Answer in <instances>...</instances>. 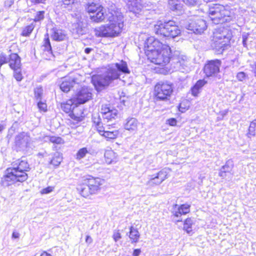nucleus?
<instances>
[{"mask_svg":"<svg viewBox=\"0 0 256 256\" xmlns=\"http://www.w3.org/2000/svg\"><path fill=\"white\" fill-rule=\"evenodd\" d=\"M106 17L110 23L95 28V35L98 37L118 36L124 26L122 12L112 6L108 9Z\"/></svg>","mask_w":256,"mask_h":256,"instance_id":"nucleus-1","label":"nucleus"},{"mask_svg":"<svg viewBox=\"0 0 256 256\" xmlns=\"http://www.w3.org/2000/svg\"><path fill=\"white\" fill-rule=\"evenodd\" d=\"M120 72L129 74L130 70L128 67L127 63L121 60L114 64L103 74L98 75L92 78V82L97 91H101L108 86L114 80L120 77Z\"/></svg>","mask_w":256,"mask_h":256,"instance_id":"nucleus-2","label":"nucleus"},{"mask_svg":"<svg viewBox=\"0 0 256 256\" xmlns=\"http://www.w3.org/2000/svg\"><path fill=\"white\" fill-rule=\"evenodd\" d=\"M30 170L28 162L18 160L12 164V166L6 169V174L2 179V184L8 186L17 182H22L28 178L27 172Z\"/></svg>","mask_w":256,"mask_h":256,"instance_id":"nucleus-3","label":"nucleus"},{"mask_svg":"<svg viewBox=\"0 0 256 256\" xmlns=\"http://www.w3.org/2000/svg\"><path fill=\"white\" fill-rule=\"evenodd\" d=\"M208 14L212 22L216 24L230 22L232 14L229 6L218 4H209Z\"/></svg>","mask_w":256,"mask_h":256,"instance_id":"nucleus-4","label":"nucleus"},{"mask_svg":"<svg viewBox=\"0 0 256 256\" xmlns=\"http://www.w3.org/2000/svg\"><path fill=\"white\" fill-rule=\"evenodd\" d=\"M174 24V21L171 20L164 23L158 22L154 26V31L158 35L174 38L181 32L178 27Z\"/></svg>","mask_w":256,"mask_h":256,"instance_id":"nucleus-5","label":"nucleus"},{"mask_svg":"<svg viewBox=\"0 0 256 256\" xmlns=\"http://www.w3.org/2000/svg\"><path fill=\"white\" fill-rule=\"evenodd\" d=\"M170 54L171 50L170 46L164 45L160 50L154 52L147 57L151 62L164 66L170 62Z\"/></svg>","mask_w":256,"mask_h":256,"instance_id":"nucleus-6","label":"nucleus"},{"mask_svg":"<svg viewBox=\"0 0 256 256\" xmlns=\"http://www.w3.org/2000/svg\"><path fill=\"white\" fill-rule=\"evenodd\" d=\"M228 34V30L224 27L216 28L213 32L212 46L218 50H224L229 40Z\"/></svg>","mask_w":256,"mask_h":256,"instance_id":"nucleus-7","label":"nucleus"},{"mask_svg":"<svg viewBox=\"0 0 256 256\" xmlns=\"http://www.w3.org/2000/svg\"><path fill=\"white\" fill-rule=\"evenodd\" d=\"M103 180L99 178H88L86 184H84L80 188V194L84 198L90 195L96 194L100 190V186L103 184Z\"/></svg>","mask_w":256,"mask_h":256,"instance_id":"nucleus-8","label":"nucleus"},{"mask_svg":"<svg viewBox=\"0 0 256 256\" xmlns=\"http://www.w3.org/2000/svg\"><path fill=\"white\" fill-rule=\"evenodd\" d=\"M173 92V87L170 82H158L154 86V96L156 100H169Z\"/></svg>","mask_w":256,"mask_h":256,"instance_id":"nucleus-9","label":"nucleus"},{"mask_svg":"<svg viewBox=\"0 0 256 256\" xmlns=\"http://www.w3.org/2000/svg\"><path fill=\"white\" fill-rule=\"evenodd\" d=\"M174 68L182 72H188L191 70L190 60L185 55L180 54L174 58Z\"/></svg>","mask_w":256,"mask_h":256,"instance_id":"nucleus-10","label":"nucleus"},{"mask_svg":"<svg viewBox=\"0 0 256 256\" xmlns=\"http://www.w3.org/2000/svg\"><path fill=\"white\" fill-rule=\"evenodd\" d=\"M164 45L154 36L148 38L144 44V49L146 56H148L150 54L153 53L154 52L160 50L162 48V46Z\"/></svg>","mask_w":256,"mask_h":256,"instance_id":"nucleus-11","label":"nucleus"},{"mask_svg":"<svg viewBox=\"0 0 256 256\" xmlns=\"http://www.w3.org/2000/svg\"><path fill=\"white\" fill-rule=\"evenodd\" d=\"M168 169L166 168L162 169L156 174L150 176V180L147 182L146 184L151 186L160 184L168 178Z\"/></svg>","mask_w":256,"mask_h":256,"instance_id":"nucleus-12","label":"nucleus"},{"mask_svg":"<svg viewBox=\"0 0 256 256\" xmlns=\"http://www.w3.org/2000/svg\"><path fill=\"white\" fill-rule=\"evenodd\" d=\"M221 62L218 60L208 61L204 67V72L208 76H215L220 71Z\"/></svg>","mask_w":256,"mask_h":256,"instance_id":"nucleus-13","label":"nucleus"},{"mask_svg":"<svg viewBox=\"0 0 256 256\" xmlns=\"http://www.w3.org/2000/svg\"><path fill=\"white\" fill-rule=\"evenodd\" d=\"M92 94L90 89L86 87L82 88L74 97L76 104H82L92 98Z\"/></svg>","mask_w":256,"mask_h":256,"instance_id":"nucleus-14","label":"nucleus"},{"mask_svg":"<svg viewBox=\"0 0 256 256\" xmlns=\"http://www.w3.org/2000/svg\"><path fill=\"white\" fill-rule=\"evenodd\" d=\"M207 26L204 20L201 18L192 20L188 26V29L196 34H202L206 28Z\"/></svg>","mask_w":256,"mask_h":256,"instance_id":"nucleus-15","label":"nucleus"},{"mask_svg":"<svg viewBox=\"0 0 256 256\" xmlns=\"http://www.w3.org/2000/svg\"><path fill=\"white\" fill-rule=\"evenodd\" d=\"M118 110L111 108L109 105H102L101 108V114L103 118V121L108 122L110 120L115 119L118 115Z\"/></svg>","mask_w":256,"mask_h":256,"instance_id":"nucleus-16","label":"nucleus"},{"mask_svg":"<svg viewBox=\"0 0 256 256\" xmlns=\"http://www.w3.org/2000/svg\"><path fill=\"white\" fill-rule=\"evenodd\" d=\"M30 142V138L27 133L21 132L18 134L15 138V144L16 146L20 150H24L28 146Z\"/></svg>","mask_w":256,"mask_h":256,"instance_id":"nucleus-17","label":"nucleus"},{"mask_svg":"<svg viewBox=\"0 0 256 256\" xmlns=\"http://www.w3.org/2000/svg\"><path fill=\"white\" fill-rule=\"evenodd\" d=\"M86 24L84 22L82 18H78L76 22H74L72 24L71 30L74 34L78 36L83 35L86 32Z\"/></svg>","mask_w":256,"mask_h":256,"instance_id":"nucleus-18","label":"nucleus"},{"mask_svg":"<svg viewBox=\"0 0 256 256\" xmlns=\"http://www.w3.org/2000/svg\"><path fill=\"white\" fill-rule=\"evenodd\" d=\"M143 0H130L128 3L130 11L136 15L139 14L143 8Z\"/></svg>","mask_w":256,"mask_h":256,"instance_id":"nucleus-19","label":"nucleus"},{"mask_svg":"<svg viewBox=\"0 0 256 256\" xmlns=\"http://www.w3.org/2000/svg\"><path fill=\"white\" fill-rule=\"evenodd\" d=\"M178 206H174V210L172 211V214L176 217L181 216L182 214H186L190 212V205L187 204H182L177 208Z\"/></svg>","mask_w":256,"mask_h":256,"instance_id":"nucleus-20","label":"nucleus"},{"mask_svg":"<svg viewBox=\"0 0 256 256\" xmlns=\"http://www.w3.org/2000/svg\"><path fill=\"white\" fill-rule=\"evenodd\" d=\"M78 84L74 78H68L62 80L60 84V90L64 92H68L74 85Z\"/></svg>","mask_w":256,"mask_h":256,"instance_id":"nucleus-21","label":"nucleus"},{"mask_svg":"<svg viewBox=\"0 0 256 256\" xmlns=\"http://www.w3.org/2000/svg\"><path fill=\"white\" fill-rule=\"evenodd\" d=\"M92 121L99 134L104 132V124H105V122L102 121L100 116L98 113L92 114Z\"/></svg>","mask_w":256,"mask_h":256,"instance_id":"nucleus-22","label":"nucleus"},{"mask_svg":"<svg viewBox=\"0 0 256 256\" xmlns=\"http://www.w3.org/2000/svg\"><path fill=\"white\" fill-rule=\"evenodd\" d=\"M52 30V34H51V38L54 40L56 41H62L66 39V34L64 30L56 28H54Z\"/></svg>","mask_w":256,"mask_h":256,"instance_id":"nucleus-23","label":"nucleus"},{"mask_svg":"<svg viewBox=\"0 0 256 256\" xmlns=\"http://www.w3.org/2000/svg\"><path fill=\"white\" fill-rule=\"evenodd\" d=\"M74 98L67 100L66 102L61 104V108L66 113L72 112L74 108L77 106Z\"/></svg>","mask_w":256,"mask_h":256,"instance_id":"nucleus-24","label":"nucleus"},{"mask_svg":"<svg viewBox=\"0 0 256 256\" xmlns=\"http://www.w3.org/2000/svg\"><path fill=\"white\" fill-rule=\"evenodd\" d=\"M104 158L106 162L108 164L116 163L118 160V155L112 150L106 151Z\"/></svg>","mask_w":256,"mask_h":256,"instance_id":"nucleus-25","label":"nucleus"},{"mask_svg":"<svg viewBox=\"0 0 256 256\" xmlns=\"http://www.w3.org/2000/svg\"><path fill=\"white\" fill-rule=\"evenodd\" d=\"M138 121L134 118H128L126 120L124 128L128 130L134 131L137 129Z\"/></svg>","mask_w":256,"mask_h":256,"instance_id":"nucleus-26","label":"nucleus"},{"mask_svg":"<svg viewBox=\"0 0 256 256\" xmlns=\"http://www.w3.org/2000/svg\"><path fill=\"white\" fill-rule=\"evenodd\" d=\"M106 17L107 18L106 14V16L104 14L103 8L98 10L96 13L90 14V19L96 22L102 21Z\"/></svg>","mask_w":256,"mask_h":256,"instance_id":"nucleus-27","label":"nucleus"},{"mask_svg":"<svg viewBox=\"0 0 256 256\" xmlns=\"http://www.w3.org/2000/svg\"><path fill=\"white\" fill-rule=\"evenodd\" d=\"M168 5L170 8L174 11L181 12L182 10V4L178 0H169Z\"/></svg>","mask_w":256,"mask_h":256,"instance_id":"nucleus-28","label":"nucleus"},{"mask_svg":"<svg viewBox=\"0 0 256 256\" xmlns=\"http://www.w3.org/2000/svg\"><path fill=\"white\" fill-rule=\"evenodd\" d=\"M118 134L119 132L117 130L110 131L106 130V127H104V132L100 134L108 139H114L118 136Z\"/></svg>","mask_w":256,"mask_h":256,"instance_id":"nucleus-29","label":"nucleus"},{"mask_svg":"<svg viewBox=\"0 0 256 256\" xmlns=\"http://www.w3.org/2000/svg\"><path fill=\"white\" fill-rule=\"evenodd\" d=\"M102 8L98 3L94 2H88L87 4L86 10L90 14L93 13H96L98 10Z\"/></svg>","mask_w":256,"mask_h":256,"instance_id":"nucleus-30","label":"nucleus"},{"mask_svg":"<svg viewBox=\"0 0 256 256\" xmlns=\"http://www.w3.org/2000/svg\"><path fill=\"white\" fill-rule=\"evenodd\" d=\"M130 230L129 238L132 240V243L137 242L140 236L139 232L136 229L134 228L132 226L130 227Z\"/></svg>","mask_w":256,"mask_h":256,"instance_id":"nucleus-31","label":"nucleus"},{"mask_svg":"<svg viewBox=\"0 0 256 256\" xmlns=\"http://www.w3.org/2000/svg\"><path fill=\"white\" fill-rule=\"evenodd\" d=\"M62 159V154L58 152H55L52 158L50 160V164L54 166H58L61 163Z\"/></svg>","mask_w":256,"mask_h":256,"instance_id":"nucleus-32","label":"nucleus"},{"mask_svg":"<svg viewBox=\"0 0 256 256\" xmlns=\"http://www.w3.org/2000/svg\"><path fill=\"white\" fill-rule=\"evenodd\" d=\"M89 154V150H88L86 148H80L77 152L76 156V158L77 160H80L82 158H84L86 156L87 154Z\"/></svg>","mask_w":256,"mask_h":256,"instance_id":"nucleus-33","label":"nucleus"},{"mask_svg":"<svg viewBox=\"0 0 256 256\" xmlns=\"http://www.w3.org/2000/svg\"><path fill=\"white\" fill-rule=\"evenodd\" d=\"M42 46L44 48V51L47 52L48 54H52V46L48 35L45 36Z\"/></svg>","mask_w":256,"mask_h":256,"instance_id":"nucleus-34","label":"nucleus"},{"mask_svg":"<svg viewBox=\"0 0 256 256\" xmlns=\"http://www.w3.org/2000/svg\"><path fill=\"white\" fill-rule=\"evenodd\" d=\"M194 224L193 220L191 218H188L186 220L184 224V230L188 233L192 231V226Z\"/></svg>","mask_w":256,"mask_h":256,"instance_id":"nucleus-35","label":"nucleus"},{"mask_svg":"<svg viewBox=\"0 0 256 256\" xmlns=\"http://www.w3.org/2000/svg\"><path fill=\"white\" fill-rule=\"evenodd\" d=\"M256 130V120L251 122L248 128V132L247 133V136L248 138H251L252 136H254L256 134L255 131Z\"/></svg>","mask_w":256,"mask_h":256,"instance_id":"nucleus-36","label":"nucleus"},{"mask_svg":"<svg viewBox=\"0 0 256 256\" xmlns=\"http://www.w3.org/2000/svg\"><path fill=\"white\" fill-rule=\"evenodd\" d=\"M234 164L232 161L230 160H228L226 164L222 167V170L226 171L229 174H231V172L232 170Z\"/></svg>","mask_w":256,"mask_h":256,"instance_id":"nucleus-37","label":"nucleus"},{"mask_svg":"<svg viewBox=\"0 0 256 256\" xmlns=\"http://www.w3.org/2000/svg\"><path fill=\"white\" fill-rule=\"evenodd\" d=\"M34 96L38 100H42L43 94V89L41 86H38L34 88Z\"/></svg>","mask_w":256,"mask_h":256,"instance_id":"nucleus-38","label":"nucleus"},{"mask_svg":"<svg viewBox=\"0 0 256 256\" xmlns=\"http://www.w3.org/2000/svg\"><path fill=\"white\" fill-rule=\"evenodd\" d=\"M14 76L16 78V80L20 82L22 80L23 77L22 74V69L20 68H18V70L15 69L14 70Z\"/></svg>","mask_w":256,"mask_h":256,"instance_id":"nucleus-39","label":"nucleus"},{"mask_svg":"<svg viewBox=\"0 0 256 256\" xmlns=\"http://www.w3.org/2000/svg\"><path fill=\"white\" fill-rule=\"evenodd\" d=\"M47 140H49L51 142L57 144H60L63 142V140L60 137L58 136H46Z\"/></svg>","mask_w":256,"mask_h":256,"instance_id":"nucleus-40","label":"nucleus"},{"mask_svg":"<svg viewBox=\"0 0 256 256\" xmlns=\"http://www.w3.org/2000/svg\"><path fill=\"white\" fill-rule=\"evenodd\" d=\"M34 26L33 24H31L26 26L22 30V34L24 36H29L34 28Z\"/></svg>","mask_w":256,"mask_h":256,"instance_id":"nucleus-41","label":"nucleus"},{"mask_svg":"<svg viewBox=\"0 0 256 256\" xmlns=\"http://www.w3.org/2000/svg\"><path fill=\"white\" fill-rule=\"evenodd\" d=\"M44 11H38L36 12L34 20L36 22H40L44 20Z\"/></svg>","mask_w":256,"mask_h":256,"instance_id":"nucleus-42","label":"nucleus"},{"mask_svg":"<svg viewBox=\"0 0 256 256\" xmlns=\"http://www.w3.org/2000/svg\"><path fill=\"white\" fill-rule=\"evenodd\" d=\"M188 6H196L200 4V0H182Z\"/></svg>","mask_w":256,"mask_h":256,"instance_id":"nucleus-43","label":"nucleus"},{"mask_svg":"<svg viewBox=\"0 0 256 256\" xmlns=\"http://www.w3.org/2000/svg\"><path fill=\"white\" fill-rule=\"evenodd\" d=\"M112 238L115 242H117L122 238V236L119 230H114L112 234Z\"/></svg>","mask_w":256,"mask_h":256,"instance_id":"nucleus-44","label":"nucleus"},{"mask_svg":"<svg viewBox=\"0 0 256 256\" xmlns=\"http://www.w3.org/2000/svg\"><path fill=\"white\" fill-rule=\"evenodd\" d=\"M74 0H58V2L61 6H68L74 3Z\"/></svg>","mask_w":256,"mask_h":256,"instance_id":"nucleus-45","label":"nucleus"},{"mask_svg":"<svg viewBox=\"0 0 256 256\" xmlns=\"http://www.w3.org/2000/svg\"><path fill=\"white\" fill-rule=\"evenodd\" d=\"M38 106L40 110L46 112V103L42 102L41 100H38Z\"/></svg>","mask_w":256,"mask_h":256,"instance_id":"nucleus-46","label":"nucleus"},{"mask_svg":"<svg viewBox=\"0 0 256 256\" xmlns=\"http://www.w3.org/2000/svg\"><path fill=\"white\" fill-rule=\"evenodd\" d=\"M247 77L246 74L244 72H241L238 73L236 78L239 81H243Z\"/></svg>","mask_w":256,"mask_h":256,"instance_id":"nucleus-47","label":"nucleus"},{"mask_svg":"<svg viewBox=\"0 0 256 256\" xmlns=\"http://www.w3.org/2000/svg\"><path fill=\"white\" fill-rule=\"evenodd\" d=\"M54 190V187L53 186H48L47 188H43L40 192L42 194H49L50 192H52Z\"/></svg>","mask_w":256,"mask_h":256,"instance_id":"nucleus-48","label":"nucleus"},{"mask_svg":"<svg viewBox=\"0 0 256 256\" xmlns=\"http://www.w3.org/2000/svg\"><path fill=\"white\" fill-rule=\"evenodd\" d=\"M206 84V82L204 80H200L194 86L200 89Z\"/></svg>","mask_w":256,"mask_h":256,"instance_id":"nucleus-49","label":"nucleus"},{"mask_svg":"<svg viewBox=\"0 0 256 256\" xmlns=\"http://www.w3.org/2000/svg\"><path fill=\"white\" fill-rule=\"evenodd\" d=\"M248 35V34L246 32H244L242 34V44L244 47L246 46V42Z\"/></svg>","mask_w":256,"mask_h":256,"instance_id":"nucleus-50","label":"nucleus"},{"mask_svg":"<svg viewBox=\"0 0 256 256\" xmlns=\"http://www.w3.org/2000/svg\"><path fill=\"white\" fill-rule=\"evenodd\" d=\"M200 88H198L194 86L191 88L192 94L194 96H198V94L200 92Z\"/></svg>","mask_w":256,"mask_h":256,"instance_id":"nucleus-51","label":"nucleus"},{"mask_svg":"<svg viewBox=\"0 0 256 256\" xmlns=\"http://www.w3.org/2000/svg\"><path fill=\"white\" fill-rule=\"evenodd\" d=\"M229 174L228 173L226 172V171L222 170V169L220 168L219 172L218 175L220 176L222 178H226L228 175Z\"/></svg>","mask_w":256,"mask_h":256,"instance_id":"nucleus-52","label":"nucleus"},{"mask_svg":"<svg viewBox=\"0 0 256 256\" xmlns=\"http://www.w3.org/2000/svg\"><path fill=\"white\" fill-rule=\"evenodd\" d=\"M177 121L174 118H171L168 120V123L171 126H174L176 124Z\"/></svg>","mask_w":256,"mask_h":256,"instance_id":"nucleus-53","label":"nucleus"},{"mask_svg":"<svg viewBox=\"0 0 256 256\" xmlns=\"http://www.w3.org/2000/svg\"><path fill=\"white\" fill-rule=\"evenodd\" d=\"M140 252L141 250L140 249H135L134 250L132 256H139Z\"/></svg>","mask_w":256,"mask_h":256,"instance_id":"nucleus-54","label":"nucleus"},{"mask_svg":"<svg viewBox=\"0 0 256 256\" xmlns=\"http://www.w3.org/2000/svg\"><path fill=\"white\" fill-rule=\"evenodd\" d=\"M86 242L87 243L91 244L92 242V238L90 236H86Z\"/></svg>","mask_w":256,"mask_h":256,"instance_id":"nucleus-55","label":"nucleus"},{"mask_svg":"<svg viewBox=\"0 0 256 256\" xmlns=\"http://www.w3.org/2000/svg\"><path fill=\"white\" fill-rule=\"evenodd\" d=\"M34 4L44 3L46 0H30Z\"/></svg>","mask_w":256,"mask_h":256,"instance_id":"nucleus-56","label":"nucleus"},{"mask_svg":"<svg viewBox=\"0 0 256 256\" xmlns=\"http://www.w3.org/2000/svg\"><path fill=\"white\" fill-rule=\"evenodd\" d=\"M20 234L18 232H13L12 233V238H19Z\"/></svg>","mask_w":256,"mask_h":256,"instance_id":"nucleus-57","label":"nucleus"},{"mask_svg":"<svg viewBox=\"0 0 256 256\" xmlns=\"http://www.w3.org/2000/svg\"><path fill=\"white\" fill-rule=\"evenodd\" d=\"M40 256H52L50 254L48 253L47 252L44 251L41 254Z\"/></svg>","mask_w":256,"mask_h":256,"instance_id":"nucleus-58","label":"nucleus"},{"mask_svg":"<svg viewBox=\"0 0 256 256\" xmlns=\"http://www.w3.org/2000/svg\"><path fill=\"white\" fill-rule=\"evenodd\" d=\"M92 50V48H87L85 49L84 52L86 54H88L91 52Z\"/></svg>","mask_w":256,"mask_h":256,"instance_id":"nucleus-59","label":"nucleus"},{"mask_svg":"<svg viewBox=\"0 0 256 256\" xmlns=\"http://www.w3.org/2000/svg\"><path fill=\"white\" fill-rule=\"evenodd\" d=\"M228 112V110H224V111L222 112H220V114L222 116H224L227 114Z\"/></svg>","mask_w":256,"mask_h":256,"instance_id":"nucleus-60","label":"nucleus"},{"mask_svg":"<svg viewBox=\"0 0 256 256\" xmlns=\"http://www.w3.org/2000/svg\"><path fill=\"white\" fill-rule=\"evenodd\" d=\"M4 128V126L0 124V132Z\"/></svg>","mask_w":256,"mask_h":256,"instance_id":"nucleus-61","label":"nucleus"}]
</instances>
